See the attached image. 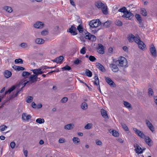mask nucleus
I'll list each match as a JSON object with an SVG mask.
<instances>
[{"label":"nucleus","instance_id":"obj_1","mask_svg":"<svg viewBox=\"0 0 157 157\" xmlns=\"http://www.w3.org/2000/svg\"><path fill=\"white\" fill-rule=\"evenodd\" d=\"M95 5L98 9H101L102 12L105 14L106 15L108 13L107 6L101 1L96 2L95 3Z\"/></svg>","mask_w":157,"mask_h":157},{"label":"nucleus","instance_id":"obj_2","mask_svg":"<svg viewBox=\"0 0 157 157\" xmlns=\"http://www.w3.org/2000/svg\"><path fill=\"white\" fill-rule=\"evenodd\" d=\"M116 63L119 66H125L127 64L126 59L123 57L119 58L118 59L116 62Z\"/></svg>","mask_w":157,"mask_h":157},{"label":"nucleus","instance_id":"obj_3","mask_svg":"<svg viewBox=\"0 0 157 157\" xmlns=\"http://www.w3.org/2000/svg\"><path fill=\"white\" fill-rule=\"evenodd\" d=\"M101 23L99 19L94 20L90 21L89 25L90 27L94 28H96L101 25Z\"/></svg>","mask_w":157,"mask_h":157},{"label":"nucleus","instance_id":"obj_4","mask_svg":"<svg viewBox=\"0 0 157 157\" xmlns=\"http://www.w3.org/2000/svg\"><path fill=\"white\" fill-rule=\"evenodd\" d=\"M139 37V36L137 35L134 36L132 34H130L128 35V39L129 42H132L134 41L136 42V40H138Z\"/></svg>","mask_w":157,"mask_h":157},{"label":"nucleus","instance_id":"obj_5","mask_svg":"<svg viewBox=\"0 0 157 157\" xmlns=\"http://www.w3.org/2000/svg\"><path fill=\"white\" fill-rule=\"evenodd\" d=\"M136 43L138 44L139 48L142 50H143L146 46L143 42L140 40V37L138 40H136Z\"/></svg>","mask_w":157,"mask_h":157},{"label":"nucleus","instance_id":"obj_6","mask_svg":"<svg viewBox=\"0 0 157 157\" xmlns=\"http://www.w3.org/2000/svg\"><path fill=\"white\" fill-rule=\"evenodd\" d=\"M133 131L136 134L142 138H144L145 137L144 134L140 131L137 129L136 128H133Z\"/></svg>","mask_w":157,"mask_h":157},{"label":"nucleus","instance_id":"obj_7","mask_svg":"<svg viewBox=\"0 0 157 157\" xmlns=\"http://www.w3.org/2000/svg\"><path fill=\"white\" fill-rule=\"evenodd\" d=\"M133 131L136 134L142 138H144L145 137L144 134L140 131L137 129L136 128H133Z\"/></svg>","mask_w":157,"mask_h":157},{"label":"nucleus","instance_id":"obj_8","mask_svg":"<svg viewBox=\"0 0 157 157\" xmlns=\"http://www.w3.org/2000/svg\"><path fill=\"white\" fill-rule=\"evenodd\" d=\"M133 131L136 134L142 138H144L145 137L144 134L140 131L137 129L136 128H133Z\"/></svg>","mask_w":157,"mask_h":157},{"label":"nucleus","instance_id":"obj_9","mask_svg":"<svg viewBox=\"0 0 157 157\" xmlns=\"http://www.w3.org/2000/svg\"><path fill=\"white\" fill-rule=\"evenodd\" d=\"M132 16L133 14L132 13L130 12H128L127 10L122 16V17L128 18V20H131Z\"/></svg>","mask_w":157,"mask_h":157},{"label":"nucleus","instance_id":"obj_10","mask_svg":"<svg viewBox=\"0 0 157 157\" xmlns=\"http://www.w3.org/2000/svg\"><path fill=\"white\" fill-rule=\"evenodd\" d=\"M134 147L136 148L135 150L136 153L138 154H141L143 153V151L142 148L137 144H136L134 145Z\"/></svg>","mask_w":157,"mask_h":157},{"label":"nucleus","instance_id":"obj_11","mask_svg":"<svg viewBox=\"0 0 157 157\" xmlns=\"http://www.w3.org/2000/svg\"><path fill=\"white\" fill-rule=\"evenodd\" d=\"M109 66L111 70L113 72H116L118 71L119 69L117 65L113 63H112L110 64Z\"/></svg>","mask_w":157,"mask_h":157},{"label":"nucleus","instance_id":"obj_12","mask_svg":"<svg viewBox=\"0 0 157 157\" xmlns=\"http://www.w3.org/2000/svg\"><path fill=\"white\" fill-rule=\"evenodd\" d=\"M69 32L73 35H76L77 34L76 32V28L73 25H72L69 29Z\"/></svg>","mask_w":157,"mask_h":157},{"label":"nucleus","instance_id":"obj_13","mask_svg":"<svg viewBox=\"0 0 157 157\" xmlns=\"http://www.w3.org/2000/svg\"><path fill=\"white\" fill-rule=\"evenodd\" d=\"M44 24L41 22H37L34 25L35 28L37 29H42L44 27Z\"/></svg>","mask_w":157,"mask_h":157},{"label":"nucleus","instance_id":"obj_14","mask_svg":"<svg viewBox=\"0 0 157 157\" xmlns=\"http://www.w3.org/2000/svg\"><path fill=\"white\" fill-rule=\"evenodd\" d=\"M145 122L149 128V129L152 132L154 131V127L151 123L150 122V121L147 120H146L145 121Z\"/></svg>","mask_w":157,"mask_h":157},{"label":"nucleus","instance_id":"obj_15","mask_svg":"<svg viewBox=\"0 0 157 157\" xmlns=\"http://www.w3.org/2000/svg\"><path fill=\"white\" fill-rule=\"evenodd\" d=\"M152 46L150 48V52L153 57H155L156 55L155 48L153 45H152Z\"/></svg>","mask_w":157,"mask_h":157},{"label":"nucleus","instance_id":"obj_16","mask_svg":"<svg viewBox=\"0 0 157 157\" xmlns=\"http://www.w3.org/2000/svg\"><path fill=\"white\" fill-rule=\"evenodd\" d=\"M74 124L72 123L65 125L64 127V128L66 130H71L74 128Z\"/></svg>","mask_w":157,"mask_h":157},{"label":"nucleus","instance_id":"obj_17","mask_svg":"<svg viewBox=\"0 0 157 157\" xmlns=\"http://www.w3.org/2000/svg\"><path fill=\"white\" fill-rule=\"evenodd\" d=\"M35 42L38 44H42L45 42V40L41 38H37L35 39Z\"/></svg>","mask_w":157,"mask_h":157},{"label":"nucleus","instance_id":"obj_18","mask_svg":"<svg viewBox=\"0 0 157 157\" xmlns=\"http://www.w3.org/2000/svg\"><path fill=\"white\" fill-rule=\"evenodd\" d=\"M98 50L99 53L103 54L104 53V46L101 44H98Z\"/></svg>","mask_w":157,"mask_h":157},{"label":"nucleus","instance_id":"obj_19","mask_svg":"<svg viewBox=\"0 0 157 157\" xmlns=\"http://www.w3.org/2000/svg\"><path fill=\"white\" fill-rule=\"evenodd\" d=\"M144 139H145L146 143L150 146L152 145V142L149 137L148 136H146Z\"/></svg>","mask_w":157,"mask_h":157},{"label":"nucleus","instance_id":"obj_20","mask_svg":"<svg viewBox=\"0 0 157 157\" xmlns=\"http://www.w3.org/2000/svg\"><path fill=\"white\" fill-rule=\"evenodd\" d=\"M101 114L103 117L105 119L109 118L108 115L106 110L103 109H102L101 110Z\"/></svg>","mask_w":157,"mask_h":157},{"label":"nucleus","instance_id":"obj_21","mask_svg":"<svg viewBox=\"0 0 157 157\" xmlns=\"http://www.w3.org/2000/svg\"><path fill=\"white\" fill-rule=\"evenodd\" d=\"M96 66L102 72H105V71L104 67L101 64L98 63H97L96 64Z\"/></svg>","mask_w":157,"mask_h":157},{"label":"nucleus","instance_id":"obj_22","mask_svg":"<svg viewBox=\"0 0 157 157\" xmlns=\"http://www.w3.org/2000/svg\"><path fill=\"white\" fill-rule=\"evenodd\" d=\"M31 117L30 115H27L26 113H24L22 115V119L24 120H28Z\"/></svg>","mask_w":157,"mask_h":157},{"label":"nucleus","instance_id":"obj_23","mask_svg":"<svg viewBox=\"0 0 157 157\" xmlns=\"http://www.w3.org/2000/svg\"><path fill=\"white\" fill-rule=\"evenodd\" d=\"M105 79L106 82L110 86H113L114 84V82L113 81L109 78L108 77H105Z\"/></svg>","mask_w":157,"mask_h":157},{"label":"nucleus","instance_id":"obj_24","mask_svg":"<svg viewBox=\"0 0 157 157\" xmlns=\"http://www.w3.org/2000/svg\"><path fill=\"white\" fill-rule=\"evenodd\" d=\"M4 75L6 78H8L11 76L12 73L9 71L6 70L4 72Z\"/></svg>","mask_w":157,"mask_h":157},{"label":"nucleus","instance_id":"obj_25","mask_svg":"<svg viewBox=\"0 0 157 157\" xmlns=\"http://www.w3.org/2000/svg\"><path fill=\"white\" fill-rule=\"evenodd\" d=\"M34 77V75H32L30 76L29 78V81L30 82L29 84H31L33 83L36 82Z\"/></svg>","mask_w":157,"mask_h":157},{"label":"nucleus","instance_id":"obj_26","mask_svg":"<svg viewBox=\"0 0 157 157\" xmlns=\"http://www.w3.org/2000/svg\"><path fill=\"white\" fill-rule=\"evenodd\" d=\"M33 72L34 73H37L38 74H41L44 73V72L41 71L40 68L33 70Z\"/></svg>","mask_w":157,"mask_h":157},{"label":"nucleus","instance_id":"obj_27","mask_svg":"<svg viewBox=\"0 0 157 157\" xmlns=\"http://www.w3.org/2000/svg\"><path fill=\"white\" fill-rule=\"evenodd\" d=\"M15 86H13L10 88L7 91L5 92V95L7 94H10L12 91L15 89Z\"/></svg>","mask_w":157,"mask_h":157},{"label":"nucleus","instance_id":"obj_28","mask_svg":"<svg viewBox=\"0 0 157 157\" xmlns=\"http://www.w3.org/2000/svg\"><path fill=\"white\" fill-rule=\"evenodd\" d=\"M4 9L6 12L9 13H11L13 10L11 7L8 6H5L4 7Z\"/></svg>","mask_w":157,"mask_h":157},{"label":"nucleus","instance_id":"obj_29","mask_svg":"<svg viewBox=\"0 0 157 157\" xmlns=\"http://www.w3.org/2000/svg\"><path fill=\"white\" fill-rule=\"evenodd\" d=\"M81 107L83 110H86L87 109V105L85 102H83L81 105Z\"/></svg>","mask_w":157,"mask_h":157},{"label":"nucleus","instance_id":"obj_30","mask_svg":"<svg viewBox=\"0 0 157 157\" xmlns=\"http://www.w3.org/2000/svg\"><path fill=\"white\" fill-rule=\"evenodd\" d=\"M72 140L75 144H77L80 142V139L77 137H74L72 139Z\"/></svg>","mask_w":157,"mask_h":157},{"label":"nucleus","instance_id":"obj_31","mask_svg":"<svg viewBox=\"0 0 157 157\" xmlns=\"http://www.w3.org/2000/svg\"><path fill=\"white\" fill-rule=\"evenodd\" d=\"M124 105L125 107L128 109L131 108H132L131 105V104L128 102L124 101H123Z\"/></svg>","mask_w":157,"mask_h":157},{"label":"nucleus","instance_id":"obj_32","mask_svg":"<svg viewBox=\"0 0 157 157\" xmlns=\"http://www.w3.org/2000/svg\"><path fill=\"white\" fill-rule=\"evenodd\" d=\"M94 78L95 79V81L94 82V84L96 85H99V82L98 77L97 76H95L94 77Z\"/></svg>","mask_w":157,"mask_h":157},{"label":"nucleus","instance_id":"obj_33","mask_svg":"<svg viewBox=\"0 0 157 157\" xmlns=\"http://www.w3.org/2000/svg\"><path fill=\"white\" fill-rule=\"evenodd\" d=\"M141 13L144 16H146L147 15V13L146 10L144 9H141L140 11Z\"/></svg>","mask_w":157,"mask_h":157},{"label":"nucleus","instance_id":"obj_34","mask_svg":"<svg viewBox=\"0 0 157 157\" xmlns=\"http://www.w3.org/2000/svg\"><path fill=\"white\" fill-rule=\"evenodd\" d=\"M36 122L40 124H41L44 122V120L43 118H39L36 120Z\"/></svg>","mask_w":157,"mask_h":157},{"label":"nucleus","instance_id":"obj_35","mask_svg":"<svg viewBox=\"0 0 157 157\" xmlns=\"http://www.w3.org/2000/svg\"><path fill=\"white\" fill-rule=\"evenodd\" d=\"M85 74L88 77H91L92 75V73L91 71H90L88 69H86L85 71Z\"/></svg>","mask_w":157,"mask_h":157},{"label":"nucleus","instance_id":"obj_36","mask_svg":"<svg viewBox=\"0 0 157 157\" xmlns=\"http://www.w3.org/2000/svg\"><path fill=\"white\" fill-rule=\"evenodd\" d=\"M15 63L17 64L18 63L22 64L23 63V61L21 59L19 58L16 59L15 60Z\"/></svg>","mask_w":157,"mask_h":157},{"label":"nucleus","instance_id":"obj_37","mask_svg":"<svg viewBox=\"0 0 157 157\" xmlns=\"http://www.w3.org/2000/svg\"><path fill=\"white\" fill-rule=\"evenodd\" d=\"M92 124L91 123L87 124L84 127V128L87 129H89L91 128L92 126Z\"/></svg>","mask_w":157,"mask_h":157},{"label":"nucleus","instance_id":"obj_38","mask_svg":"<svg viewBox=\"0 0 157 157\" xmlns=\"http://www.w3.org/2000/svg\"><path fill=\"white\" fill-rule=\"evenodd\" d=\"M112 135L115 137H118L119 136V133L115 130H113L112 131Z\"/></svg>","mask_w":157,"mask_h":157},{"label":"nucleus","instance_id":"obj_39","mask_svg":"<svg viewBox=\"0 0 157 157\" xmlns=\"http://www.w3.org/2000/svg\"><path fill=\"white\" fill-rule=\"evenodd\" d=\"M30 75L29 73L27 71H24L22 73V76L24 78H27Z\"/></svg>","mask_w":157,"mask_h":157},{"label":"nucleus","instance_id":"obj_40","mask_svg":"<svg viewBox=\"0 0 157 157\" xmlns=\"http://www.w3.org/2000/svg\"><path fill=\"white\" fill-rule=\"evenodd\" d=\"M57 60V63H61L62 60L63 59L64 57L62 56H60L59 57L56 58Z\"/></svg>","mask_w":157,"mask_h":157},{"label":"nucleus","instance_id":"obj_41","mask_svg":"<svg viewBox=\"0 0 157 157\" xmlns=\"http://www.w3.org/2000/svg\"><path fill=\"white\" fill-rule=\"evenodd\" d=\"M77 29L80 33H82L83 31V28L81 25H79L78 26Z\"/></svg>","mask_w":157,"mask_h":157},{"label":"nucleus","instance_id":"obj_42","mask_svg":"<svg viewBox=\"0 0 157 157\" xmlns=\"http://www.w3.org/2000/svg\"><path fill=\"white\" fill-rule=\"evenodd\" d=\"M127 10L126 8L124 7H123L122 8H121L119 9L118 10V11L119 12H122V13H124H124H125V12H126V11Z\"/></svg>","mask_w":157,"mask_h":157},{"label":"nucleus","instance_id":"obj_43","mask_svg":"<svg viewBox=\"0 0 157 157\" xmlns=\"http://www.w3.org/2000/svg\"><path fill=\"white\" fill-rule=\"evenodd\" d=\"M96 40V37L95 36L92 35L91 37H90L89 40L92 41H95Z\"/></svg>","mask_w":157,"mask_h":157},{"label":"nucleus","instance_id":"obj_44","mask_svg":"<svg viewBox=\"0 0 157 157\" xmlns=\"http://www.w3.org/2000/svg\"><path fill=\"white\" fill-rule=\"evenodd\" d=\"M135 17L140 22H141L142 21V19L141 17L140 16L139 14H136L135 15Z\"/></svg>","mask_w":157,"mask_h":157},{"label":"nucleus","instance_id":"obj_45","mask_svg":"<svg viewBox=\"0 0 157 157\" xmlns=\"http://www.w3.org/2000/svg\"><path fill=\"white\" fill-rule=\"evenodd\" d=\"M115 24L116 25L119 26H121L122 25L121 21L119 20H116L115 22Z\"/></svg>","mask_w":157,"mask_h":157},{"label":"nucleus","instance_id":"obj_46","mask_svg":"<svg viewBox=\"0 0 157 157\" xmlns=\"http://www.w3.org/2000/svg\"><path fill=\"white\" fill-rule=\"evenodd\" d=\"M153 91L151 88H149L148 90V94L149 96H153Z\"/></svg>","mask_w":157,"mask_h":157},{"label":"nucleus","instance_id":"obj_47","mask_svg":"<svg viewBox=\"0 0 157 157\" xmlns=\"http://www.w3.org/2000/svg\"><path fill=\"white\" fill-rule=\"evenodd\" d=\"M92 34H90V33H85V38L86 39H88L89 40H90V37H91Z\"/></svg>","mask_w":157,"mask_h":157},{"label":"nucleus","instance_id":"obj_48","mask_svg":"<svg viewBox=\"0 0 157 157\" xmlns=\"http://www.w3.org/2000/svg\"><path fill=\"white\" fill-rule=\"evenodd\" d=\"M89 59L91 62H94L96 60V59L94 56H90L89 57Z\"/></svg>","mask_w":157,"mask_h":157},{"label":"nucleus","instance_id":"obj_49","mask_svg":"<svg viewBox=\"0 0 157 157\" xmlns=\"http://www.w3.org/2000/svg\"><path fill=\"white\" fill-rule=\"evenodd\" d=\"M121 125L122 126L123 128L126 131H128V127H127L126 125L124 123H122L121 124Z\"/></svg>","mask_w":157,"mask_h":157},{"label":"nucleus","instance_id":"obj_50","mask_svg":"<svg viewBox=\"0 0 157 157\" xmlns=\"http://www.w3.org/2000/svg\"><path fill=\"white\" fill-rule=\"evenodd\" d=\"M63 70H70L71 69V67L68 65H66L62 68Z\"/></svg>","mask_w":157,"mask_h":157},{"label":"nucleus","instance_id":"obj_51","mask_svg":"<svg viewBox=\"0 0 157 157\" xmlns=\"http://www.w3.org/2000/svg\"><path fill=\"white\" fill-rule=\"evenodd\" d=\"M80 52L81 54L84 55L86 52V48L85 47H83L80 50Z\"/></svg>","mask_w":157,"mask_h":157},{"label":"nucleus","instance_id":"obj_52","mask_svg":"<svg viewBox=\"0 0 157 157\" xmlns=\"http://www.w3.org/2000/svg\"><path fill=\"white\" fill-rule=\"evenodd\" d=\"M7 128V127L5 125H3L0 126V130L1 131H3Z\"/></svg>","mask_w":157,"mask_h":157},{"label":"nucleus","instance_id":"obj_53","mask_svg":"<svg viewBox=\"0 0 157 157\" xmlns=\"http://www.w3.org/2000/svg\"><path fill=\"white\" fill-rule=\"evenodd\" d=\"M81 62L82 61L79 60L78 58L76 59L74 61V63L76 65H78L79 64L81 63Z\"/></svg>","mask_w":157,"mask_h":157},{"label":"nucleus","instance_id":"obj_54","mask_svg":"<svg viewBox=\"0 0 157 157\" xmlns=\"http://www.w3.org/2000/svg\"><path fill=\"white\" fill-rule=\"evenodd\" d=\"M111 22L109 21H107L104 23V25L106 27H108L110 25Z\"/></svg>","mask_w":157,"mask_h":157},{"label":"nucleus","instance_id":"obj_55","mask_svg":"<svg viewBox=\"0 0 157 157\" xmlns=\"http://www.w3.org/2000/svg\"><path fill=\"white\" fill-rule=\"evenodd\" d=\"M48 32L47 30H44L41 32V34L43 36H45L48 34Z\"/></svg>","mask_w":157,"mask_h":157},{"label":"nucleus","instance_id":"obj_56","mask_svg":"<svg viewBox=\"0 0 157 157\" xmlns=\"http://www.w3.org/2000/svg\"><path fill=\"white\" fill-rule=\"evenodd\" d=\"M68 100V98L67 97H65L62 98L61 100V101L62 103H65Z\"/></svg>","mask_w":157,"mask_h":157},{"label":"nucleus","instance_id":"obj_57","mask_svg":"<svg viewBox=\"0 0 157 157\" xmlns=\"http://www.w3.org/2000/svg\"><path fill=\"white\" fill-rule=\"evenodd\" d=\"M33 97L32 96H29L26 100V102L28 103H30L33 100Z\"/></svg>","mask_w":157,"mask_h":157},{"label":"nucleus","instance_id":"obj_58","mask_svg":"<svg viewBox=\"0 0 157 157\" xmlns=\"http://www.w3.org/2000/svg\"><path fill=\"white\" fill-rule=\"evenodd\" d=\"M20 46L23 48H25L28 47V44L26 43H23L21 44Z\"/></svg>","mask_w":157,"mask_h":157},{"label":"nucleus","instance_id":"obj_59","mask_svg":"<svg viewBox=\"0 0 157 157\" xmlns=\"http://www.w3.org/2000/svg\"><path fill=\"white\" fill-rule=\"evenodd\" d=\"M15 145L16 144L14 141H12L10 143V146L13 149L14 148Z\"/></svg>","mask_w":157,"mask_h":157},{"label":"nucleus","instance_id":"obj_60","mask_svg":"<svg viewBox=\"0 0 157 157\" xmlns=\"http://www.w3.org/2000/svg\"><path fill=\"white\" fill-rule=\"evenodd\" d=\"M20 90H18L17 91V93L15 94L14 95H12L10 97V99H11L13 98H15V97H16L18 95V94L19 93Z\"/></svg>","mask_w":157,"mask_h":157},{"label":"nucleus","instance_id":"obj_61","mask_svg":"<svg viewBox=\"0 0 157 157\" xmlns=\"http://www.w3.org/2000/svg\"><path fill=\"white\" fill-rule=\"evenodd\" d=\"M65 142V140L63 138H60L59 140V142L60 143H63Z\"/></svg>","mask_w":157,"mask_h":157},{"label":"nucleus","instance_id":"obj_62","mask_svg":"<svg viewBox=\"0 0 157 157\" xmlns=\"http://www.w3.org/2000/svg\"><path fill=\"white\" fill-rule=\"evenodd\" d=\"M25 70V68L19 66H18L17 67V70L20 71H23Z\"/></svg>","mask_w":157,"mask_h":157},{"label":"nucleus","instance_id":"obj_63","mask_svg":"<svg viewBox=\"0 0 157 157\" xmlns=\"http://www.w3.org/2000/svg\"><path fill=\"white\" fill-rule=\"evenodd\" d=\"M117 140L121 143H123L124 141L123 139L121 138H118L117 139Z\"/></svg>","mask_w":157,"mask_h":157},{"label":"nucleus","instance_id":"obj_64","mask_svg":"<svg viewBox=\"0 0 157 157\" xmlns=\"http://www.w3.org/2000/svg\"><path fill=\"white\" fill-rule=\"evenodd\" d=\"M123 50L126 52H128V49L127 47L126 46H124L122 48Z\"/></svg>","mask_w":157,"mask_h":157}]
</instances>
